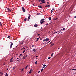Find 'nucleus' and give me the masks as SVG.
<instances>
[{
	"instance_id": "nucleus-1",
	"label": "nucleus",
	"mask_w": 76,
	"mask_h": 76,
	"mask_svg": "<svg viewBox=\"0 0 76 76\" xmlns=\"http://www.w3.org/2000/svg\"><path fill=\"white\" fill-rule=\"evenodd\" d=\"M45 20V19H42L41 20L40 23L41 24H42L43 23H44L45 22V21H44V20Z\"/></svg>"
},
{
	"instance_id": "nucleus-2",
	"label": "nucleus",
	"mask_w": 76,
	"mask_h": 76,
	"mask_svg": "<svg viewBox=\"0 0 76 76\" xmlns=\"http://www.w3.org/2000/svg\"><path fill=\"white\" fill-rule=\"evenodd\" d=\"M49 39H50L47 38L46 39H44L43 40V41L44 42V41H48V40H49Z\"/></svg>"
},
{
	"instance_id": "nucleus-3",
	"label": "nucleus",
	"mask_w": 76,
	"mask_h": 76,
	"mask_svg": "<svg viewBox=\"0 0 76 76\" xmlns=\"http://www.w3.org/2000/svg\"><path fill=\"white\" fill-rule=\"evenodd\" d=\"M22 9L23 12H25V8H24V7H22Z\"/></svg>"
},
{
	"instance_id": "nucleus-4",
	"label": "nucleus",
	"mask_w": 76,
	"mask_h": 76,
	"mask_svg": "<svg viewBox=\"0 0 76 76\" xmlns=\"http://www.w3.org/2000/svg\"><path fill=\"white\" fill-rule=\"evenodd\" d=\"M10 43H11V44H10V48H12V45H13V43H12V42H10Z\"/></svg>"
},
{
	"instance_id": "nucleus-5",
	"label": "nucleus",
	"mask_w": 76,
	"mask_h": 76,
	"mask_svg": "<svg viewBox=\"0 0 76 76\" xmlns=\"http://www.w3.org/2000/svg\"><path fill=\"white\" fill-rule=\"evenodd\" d=\"M31 17V15H29L28 18V21H29V19H30V17Z\"/></svg>"
},
{
	"instance_id": "nucleus-6",
	"label": "nucleus",
	"mask_w": 76,
	"mask_h": 76,
	"mask_svg": "<svg viewBox=\"0 0 76 76\" xmlns=\"http://www.w3.org/2000/svg\"><path fill=\"white\" fill-rule=\"evenodd\" d=\"M34 27H35L36 28H37L38 27V25L35 24L34 25Z\"/></svg>"
},
{
	"instance_id": "nucleus-7",
	"label": "nucleus",
	"mask_w": 76,
	"mask_h": 76,
	"mask_svg": "<svg viewBox=\"0 0 76 76\" xmlns=\"http://www.w3.org/2000/svg\"><path fill=\"white\" fill-rule=\"evenodd\" d=\"M25 58H26V56H24L23 58V60H25Z\"/></svg>"
},
{
	"instance_id": "nucleus-8",
	"label": "nucleus",
	"mask_w": 76,
	"mask_h": 76,
	"mask_svg": "<svg viewBox=\"0 0 76 76\" xmlns=\"http://www.w3.org/2000/svg\"><path fill=\"white\" fill-rule=\"evenodd\" d=\"M50 7V5H46L45 7Z\"/></svg>"
},
{
	"instance_id": "nucleus-9",
	"label": "nucleus",
	"mask_w": 76,
	"mask_h": 76,
	"mask_svg": "<svg viewBox=\"0 0 76 76\" xmlns=\"http://www.w3.org/2000/svg\"><path fill=\"white\" fill-rule=\"evenodd\" d=\"M41 3H40V4H42V3H45V1H41Z\"/></svg>"
},
{
	"instance_id": "nucleus-10",
	"label": "nucleus",
	"mask_w": 76,
	"mask_h": 76,
	"mask_svg": "<svg viewBox=\"0 0 76 76\" xmlns=\"http://www.w3.org/2000/svg\"><path fill=\"white\" fill-rule=\"evenodd\" d=\"M33 51H34V52H35L36 51H37V49L35 48H34V49L33 50Z\"/></svg>"
},
{
	"instance_id": "nucleus-11",
	"label": "nucleus",
	"mask_w": 76,
	"mask_h": 76,
	"mask_svg": "<svg viewBox=\"0 0 76 76\" xmlns=\"http://www.w3.org/2000/svg\"><path fill=\"white\" fill-rule=\"evenodd\" d=\"M43 67H42V68H44V67H45V66H46V65L45 64H44L43 65Z\"/></svg>"
},
{
	"instance_id": "nucleus-12",
	"label": "nucleus",
	"mask_w": 76,
	"mask_h": 76,
	"mask_svg": "<svg viewBox=\"0 0 76 76\" xmlns=\"http://www.w3.org/2000/svg\"><path fill=\"white\" fill-rule=\"evenodd\" d=\"M0 26H3V25H2V24L1 23V22H0Z\"/></svg>"
},
{
	"instance_id": "nucleus-13",
	"label": "nucleus",
	"mask_w": 76,
	"mask_h": 76,
	"mask_svg": "<svg viewBox=\"0 0 76 76\" xmlns=\"http://www.w3.org/2000/svg\"><path fill=\"white\" fill-rule=\"evenodd\" d=\"M0 75H1V76H2V75H3V73L1 72H0Z\"/></svg>"
},
{
	"instance_id": "nucleus-14",
	"label": "nucleus",
	"mask_w": 76,
	"mask_h": 76,
	"mask_svg": "<svg viewBox=\"0 0 76 76\" xmlns=\"http://www.w3.org/2000/svg\"><path fill=\"white\" fill-rule=\"evenodd\" d=\"M15 69H16V67L14 66V67L12 68V69H13V70H14Z\"/></svg>"
},
{
	"instance_id": "nucleus-15",
	"label": "nucleus",
	"mask_w": 76,
	"mask_h": 76,
	"mask_svg": "<svg viewBox=\"0 0 76 76\" xmlns=\"http://www.w3.org/2000/svg\"><path fill=\"white\" fill-rule=\"evenodd\" d=\"M31 72H32V69H31L29 72V73L30 74L31 73Z\"/></svg>"
},
{
	"instance_id": "nucleus-16",
	"label": "nucleus",
	"mask_w": 76,
	"mask_h": 76,
	"mask_svg": "<svg viewBox=\"0 0 76 76\" xmlns=\"http://www.w3.org/2000/svg\"><path fill=\"white\" fill-rule=\"evenodd\" d=\"M76 70V69H71V70Z\"/></svg>"
},
{
	"instance_id": "nucleus-17",
	"label": "nucleus",
	"mask_w": 76,
	"mask_h": 76,
	"mask_svg": "<svg viewBox=\"0 0 76 76\" xmlns=\"http://www.w3.org/2000/svg\"><path fill=\"white\" fill-rule=\"evenodd\" d=\"M27 19L26 18H25L24 19V20H25V21H26Z\"/></svg>"
},
{
	"instance_id": "nucleus-18",
	"label": "nucleus",
	"mask_w": 76,
	"mask_h": 76,
	"mask_svg": "<svg viewBox=\"0 0 76 76\" xmlns=\"http://www.w3.org/2000/svg\"><path fill=\"white\" fill-rule=\"evenodd\" d=\"M49 20H51V18L50 17L49 18Z\"/></svg>"
},
{
	"instance_id": "nucleus-19",
	"label": "nucleus",
	"mask_w": 76,
	"mask_h": 76,
	"mask_svg": "<svg viewBox=\"0 0 76 76\" xmlns=\"http://www.w3.org/2000/svg\"><path fill=\"white\" fill-rule=\"evenodd\" d=\"M28 65L26 66V68H25V69H27V67H28Z\"/></svg>"
},
{
	"instance_id": "nucleus-20",
	"label": "nucleus",
	"mask_w": 76,
	"mask_h": 76,
	"mask_svg": "<svg viewBox=\"0 0 76 76\" xmlns=\"http://www.w3.org/2000/svg\"><path fill=\"white\" fill-rule=\"evenodd\" d=\"M25 49L23 51V53H25Z\"/></svg>"
},
{
	"instance_id": "nucleus-21",
	"label": "nucleus",
	"mask_w": 76,
	"mask_h": 76,
	"mask_svg": "<svg viewBox=\"0 0 76 76\" xmlns=\"http://www.w3.org/2000/svg\"><path fill=\"white\" fill-rule=\"evenodd\" d=\"M5 76H8V75L7 74V73H6Z\"/></svg>"
},
{
	"instance_id": "nucleus-22",
	"label": "nucleus",
	"mask_w": 76,
	"mask_h": 76,
	"mask_svg": "<svg viewBox=\"0 0 76 76\" xmlns=\"http://www.w3.org/2000/svg\"><path fill=\"white\" fill-rule=\"evenodd\" d=\"M54 55V53H53L51 55V56H53V55Z\"/></svg>"
},
{
	"instance_id": "nucleus-23",
	"label": "nucleus",
	"mask_w": 76,
	"mask_h": 76,
	"mask_svg": "<svg viewBox=\"0 0 76 76\" xmlns=\"http://www.w3.org/2000/svg\"><path fill=\"white\" fill-rule=\"evenodd\" d=\"M35 64H37V61H36L35 63Z\"/></svg>"
},
{
	"instance_id": "nucleus-24",
	"label": "nucleus",
	"mask_w": 76,
	"mask_h": 76,
	"mask_svg": "<svg viewBox=\"0 0 76 76\" xmlns=\"http://www.w3.org/2000/svg\"><path fill=\"white\" fill-rule=\"evenodd\" d=\"M23 44V42H22L21 43H20V44Z\"/></svg>"
},
{
	"instance_id": "nucleus-25",
	"label": "nucleus",
	"mask_w": 76,
	"mask_h": 76,
	"mask_svg": "<svg viewBox=\"0 0 76 76\" xmlns=\"http://www.w3.org/2000/svg\"><path fill=\"white\" fill-rule=\"evenodd\" d=\"M13 58H12L10 60H13Z\"/></svg>"
},
{
	"instance_id": "nucleus-26",
	"label": "nucleus",
	"mask_w": 76,
	"mask_h": 76,
	"mask_svg": "<svg viewBox=\"0 0 76 76\" xmlns=\"http://www.w3.org/2000/svg\"><path fill=\"white\" fill-rule=\"evenodd\" d=\"M39 7H40V8H41L42 9V7L41 6H39Z\"/></svg>"
},
{
	"instance_id": "nucleus-27",
	"label": "nucleus",
	"mask_w": 76,
	"mask_h": 76,
	"mask_svg": "<svg viewBox=\"0 0 76 76\" xmlns=\"http://www.w3.org/2000/svg\"><path fill=\"white\" fill-rule=\"evenodd\" d=\"M10 37V36H9L8 37H7V38H9Z\"/></svg>"
},
{
	"instance_id": "nucleus-28",
	"label": "nucleus",
	"mask_w": 76,
	"mask_h": 76,
	"mask_svg": "<svg viewBox=\"0 0 76 76\" xmlns=\"http://www.w3.org/2000/svg\"><path fill=\"white\" fill-rule=\"evenodd\" d=\"M10 62H13V61H12V60H10Z\"/></svg>"
},
{
	"instance_id": "nucleus-29",
	"label": "nucleus",
	"mask_w": 76,
	"mask_h": 76,
	"mask_svg": "<svg viewBox=\"0 0 76 76\" xmlns=\"http://www.w3.org/2000/svg\"><path fill=\"white\" fill-rule=\"evenodd\" d=\"M50 58H51V57H49L48 58V59H50Z\"/></svg>"
},
{
	"instance_id": "nucleus-30",
	"label": "nucleus",
	"mask_w": 76,
	"mask_h": 76,
	"mask_svg": "<svg viewBox=\"0 0 76 76\" xmlns=\"http://www.w3.org/2000/svg\"><path fill=\"white\" fill-rule=\"evenodd\" d=\"M43 70V69H41V72H42Z\"/></svg>"
},
{
	"instance_id": "nucleus-31",
	"label": "nucleus",
	"mask_w": 76,
	"mask_h": 76,
	"mask_svg": "<svg viewBox=\"0 0 76 76\" xmlns=\"http://www.w3.org/2000/svg\"><path fill=\"white\" fill-rule=\"evenodd\" d=\"M50 41H49L48 42H47V43H49V42H50Z\"/></svg>"
},
{
	"instance_id": "nucleus-32",
	"label": "nucleus",
	"mask_w": 76,
	"mask_h": 76,
	"mask_svg": "<svg viewBox=\"0 0 76 76\" xmlns=\"http://www.w3.org/2000/svg\"><path fill=\"white\" fill-rule=\"evenodd\" d=\"M51 13H53V10H51Z\"/></svg>"
},
{
	"instance_id": "nucleus-33",
	"label": "nucleus",
	"mask_w": 76,
	"mask_h": 76,
	"mask_svg": "<svg viewBox=\"0 0 76 76\" xmlns=\"http://www.w3.org/2000/svg\"><path fill=\"white\" fill-rule=\"evenodd\" d=\"M39 39V38H37V41H38V40Z\"/></svg>"
},
{
	"instance_id": "nucleus-34",
	"label": "nucleus",
	"mask_w": 76,
	"mask_h": 76,
	"mask_svg": "<svg viewBox=\"0 0 76 76\" xmlns=\"http://www.w3.org/2000/svg\"><path fill=\"white\" fill-rule=\"evenodd\" d=\"M23 68L22 69V70H21V72H22V71H23Z\"/></svg>"
},
{
	"instance_id": "nucleus-35",
	"label": "nucleus",
	"mask_w": 76,
	"mask_h": 76,
	"mask_svg": "<svg viewBox=\"0 0 76 76\" xmlns=\"http://www.w3.org/2000/svg\"><path fill=\"white\" fill-rule=\"evenodd\" d=\"M7 10H10V9H9V8H7Z\"/></svg>"
},
{
	"instance_id": "nucleus-36",
	"label": "nucleus",
	"mask_w": 76,
	"mask_h": 76,
	"mask_svg": "<svg viewBox=\"0 0 76 76\" xmlns=\"http://www.w3.org/2000/svg\"><path fill=\"white\" fill-rule=\"evenodd\" d=\"M52 10H54V8H53Z\"/></svg>"
},
{
	"instance_id": "nucleus-37",
	"label": "nucleus",
	"mask_w": 76,
	"mask_h": 76,
	"mask_svg": "<svg viewBox=\"0 0 76 76\" xmlns=\"http://www.w3.org/2000/svg\"><path fill=\"white\" fill-rule=\"evenodd\" d=\"M63 29L64 31L65 28H63Z\"/></svg>"
},
{
	"instance_id": "nucleus-38",
	"label": "nucleus",
	"mask_w": 76,
	"mask_h": 76,
	"mask_svg": "<svg viewBox=\"0 0 76 76\" xmlns=\"http://www.w3.org/2000/svg\"><path fill=\"white\" fill-rule=\"evenodd\" d=\"M8 12H10L11 11V10H8Z\"/></svg>"
},
{
	"instance_id": "nucleus-39",
	"label": "nucleus",
	"mask_w": 76,
	"mask_h": 76,
	"mask_svg": "<svg viewBox=\"0 0 76 76\" xmlns=\"http://www.w3.org/2000/svg\"><path fill=\"white\" fill-rule=\"evenodd\" d=\"M22 53L20 54V56H22Z\"/></svg>"
},
{
	"instance_id": "nucleus-40",
	"label": "nucleus",
	"mask_w": 76,
	"mask_h": 76,
	"mask_svg": "<svg viewBox=\"0 0 76 76\" xmlns=\"http://www.w3.org/2000/svg\"><path fill=\"white\" fill-rule=\"evenodd\" d=\"M56 34V32H54L53 33V34Z\"/></svg>"
},
{
	"instance_id": "nucleus-41",
	"label": "nucleus",
	"mask_w": 76,
	"mask_h": 76,
	"mask_svg": "<svg viewBox=\"0 0 76 76\" xmlns=\"http://www.w3.org/2000/svg\"><path fill=\"white\" fill-rule=\"evenodd\" d=\"M39 1H41V0H39Z\"/></svg>"
},
{
	"instance_id": "nucleus-42",
	"label": "nucleus",
	"mask_w": 76,
	"mask_h": 76,
	"mask_svg": "<svg viewBox=\"0 0 76 76\" xmlns=\"http://www.w3.org/2000/svg\"><path fill=\"white\" fill-rule=\"evenodd\" d=\"M47 4H49V2H47Z\"/></svg>"
},
{
	"instance_id": "nucleus-43",
	"label": "nucleus",
	"mask_w": 76,
	"mask_h": 76,
	"mask_svg": "<svg viewBox=\"0 0 76 76\" xmlns=\"http://www.w3.org/2000/svg\"><path fill=\"white\" fill-rule=\"evenodd\" d=\"M57 32H55V34H57Z\"/></svg>"
},
{
	"instance_id": "nucleus-44",
	"label": "nucleus",
	"mask_w": 76,
	"mask_h": 76,
	"mask_svg": "<svg viewBox=\"0 0 76 76\" xmlns=\"http://www.w3.org/2000/svg\"><path fill=\"white\" fill-rule=\"evenodd\" d=\"M36 57H38V56H36Z\"/></svg>"
},
{
	"instance_id": "nucleus-45",
	"label": "nucleus",
	"mask_w": 76,
	"mask_h": 76,
	"mask_svg": "<svg viewBox=\"0 0 76 76\" xmlns=\"http://www.w3.org/2000/svg\"><path fill=\"white\" fill-rule=\"evenodd\" d=\"M41 1H45V0H41Z\"/></svg>"
},
{
	"instance_id": "nucleus-46",
	"label": "nucleus",
	"mask_w": 76,
	"mask_h": 76,
	"mask_svg": "<svg viewBox=\"0 0 76 76\" xmlns=\"http://www.w3.org/2000/svg\"><path fill=\"white\" fill-rule=\"evenodd\" d=\"M38 36H39V35H40V34H38Z\"/></svg>"
},
{
	"instance_id": "nucleus-47",
	"label": "nucleus",
	"mask_w": 76,
	"mask_h": 76,
	"mask_svg": "<svg viewBox=\"0 0 76 76\" xmlns=\"http://www.w3.org/2000/svg\"><path fill=\"white\" fill-rule=\"evenodd\" d=\"M37 41H37V40H36V41H35V42H37Z\"/></svg>"
},
{
	"instance_id": "nucleus-48",
	"label": "nucleus",
	"mask_w": 76,
	"mask_h": 76,
	"mask_svg": "<svg viewBox=\"0 0 76 76\" xmlns=\"http://www.w3.org/2000/svg\"><path fill=\"white\" fill-rule=\"evenodd\" d=\"M17 61H19V60H18Z\"/></svg>"
},
{
	"instance_id": "nucleus-49",
	"label": "nucleus",
	"mask_w": 76,
	"mask_h": 76,
	"mask_svg": "<svg viewBox=\"0 0 76 76\" xmlns=\"http://www.w3.org/2000/svg\"><path fill=\"white\" fill-rule=\"evenodd\" d=\"M51 45H54V44H52Z\"/></svg>"
},
{
	"instance_id": "nucleus-50",
	"label": "nucleus",
	"mask_w": 76,
	"mask_h": 76,
	"mask_svg": "<svg viewBox=\"0 0 76 76\" xmlns=\"http://www.w3.org/2000/svg\"><path fill=\"white\" fill-rule=\"evenodd\" d=\"M62 30L63 31L62 29H61V30H60V31H61Z\"/></svg>"
},
{
	"instance_id": "nucleus-51",
	"label": "nucleus",
	"mask_w": 76,
	"mask_h": 76,
	"mask_svg": "<svg viewBox=\"0 0 76 76\" xmlns=\"http://www.w3.org/2000/svg\"><path fill=\"white\" fill-rule=\"evenodd\" d=\"M9 70V68L7 69V70Z\"/></svg>"
},
{
	"instance_id": "nucleus-52",
	"label": "nucleus",
	"mask_w": 76,
	"mask_h": 76,
	"mask_svg": "<svg viewBox=\"0 0 76 76\" xmlns=\"http://www.w3.org/2000/svg\"><path fill=\"white\" fill-rule=\"evenodd\" d=\"M36 59H38V58H36Z\"/></svg>"
},
{
	"instance_id": "nucleus-53",
	"label": "nucleus",
	"mask_w": 76,
	"mask_h": 76,
	"mask_svg": "<svg viewBox=\"0 0 76 76\" xmlns=\"http://www.w3.org/2000/svg\"><path fill=\"white\" fill-rule=\"evenodd\" d=\"M38 73H40V71H39L38 72Z\"/></svg>"
},
{
	"instance_id": "nucleus-54",
	"label": "nucleus",
	"mask_w": 76,
	"mask_h": 76,
	"mask_svg": "<svg viewBox=\"0 0 76 76\" xmlns=\"http://www.w3.org/2000/svg\"><path fill=\"white\" fill-rule=\"evenodd\" d=\"M58 32H60V31H57Z\"/></svg>"
},
{
	"instance_id": "nucleus-55",
	"label": "nucleus",
	"mask_w": 76,
	"mask_h": 76,
	"mask_svg": "<svg viewBox=\"0 0 76 76\" xmlns=\"http://www.w3.org/2000/svg\"><path fill=\"white\" fill-rule=\"evenodd\" d=\"M57 19H58V18H56V20H57Z\"/></svg>"
},
{
	"instance_id": "nucleus-56",
	"label": "nucleus",
	"mask_w": 76,
	"mask_h": 76,
	"mask_svg": "<svg viewBox=\"0 0 76 76\" xmlns=\"http://www.w3.org/2000/svg\"><path fill=\"white\" fill-rule=\"evenodd\" d=\"M34 45H32V47H34Z\"/></svg>"
},
{
	"instance_id": "nucleus-57",
	"label": "nucleus",
	"mask_w": 76,
	"mask_h": 76,
	"mask_svg": "<svg viewBox=\"0 0 76 76\" xmlns=\"http://www.w3.org/2000/svg\"><path fill=\"white\" fill-rule=\"evenodd\" d=\"M4 65H5V64H4Z\"/></svg>"
},
{
	"instance_id": "nucleus-58",
	"label": "nucleus",
	"mask_w": 76,
	"mask_h": 76,
	"mask_svg": "<svg viewBox=\"0 0 76 76\" xmlns=\"http://www.w3.org/2000/svg\"><path fill=\"white\" fill-rule=\"evenodd\" d=\"M75 18H76V16H75Z\"/></svg>"
},
{
	"instance_id": "nucleus-59",
	"label": "nucleus",
	"mask_w": 76,
	"mask_h": 76,
	"mask_svg": "<svg viewBox=\"0 0 76 76\" xmlns=\"http://www.w3.org/2000/svg\"><path fill=\"white\" fill-rule=\"evenodd\" d=\"M26 47H27V46H26Z\"/></svg>"
},
{
	"instance_id": "nucleus-60",
	"label": "nucleus",
	"mask_w": 76,
	"mask_h": 76,
	"mask_svg": "<svg viewBox=\"0 0 76 76\" xmlns=\"http://www.w3.org/2000/svg\"><path fill=\"white\" fill-rule=\"evenodd\" d=\"M41 29H42V27H41Z\"/></svg>"
},
{
	"instance_id": "nucleus-61",
	"label": "nucleus",
	"mask_w": 76,
	"mask_h": 76,
	"mask_svg": "<svg viewBox=\"0 0 76 76\" xmlns=\"http://www.w3.org/2000/svg\"><path fill=\"white\" fill-rule=\"evenodd\" d=\"M17 59H18V58H17Z\"/></svg>"
},
{
	"instance_id": "nucleus-62",
	"label": "nucleus",
	"mask_w": 76,
	"mask_h": 76,
	"mask_svg": "<svg viewBox=\"0 0 76 76\" xmlns=\"http://www.w3.org/2000/svg\"><path fill=\"white\" fill-rule=\"evenodd\" d=\"M48 0V1H49V0Z\"/></svg>"
},
{
	"instance_id": "nucleus-63",
	"label": "nucleus",
	"mask_w": 76,
	"mask_h": 76,
	"mask_svg": "<svg viewBox=\"0 0 76 76\" xmlns=\"http://www.w3.org/2000/svg\"><path fill=\"white\" fill-rule=\"evenodd\" d=\"M43 44H44V43Z\"/></svg>"
},
{
	"instance_id": "nucleus-64",
	"label": "nucleus",
	"mask_w": 76,
	"mask_h": 76,
	"mask_svg": "<svg viewBox=\"0 0 76 76\" xmlns=\"http://www.w3.org/2000/svg\"><path fill=\"white\" fill-rule=\"evenodd\" d=\"M62 32H61V33Z\"/></svg>"
}]
</instances>
